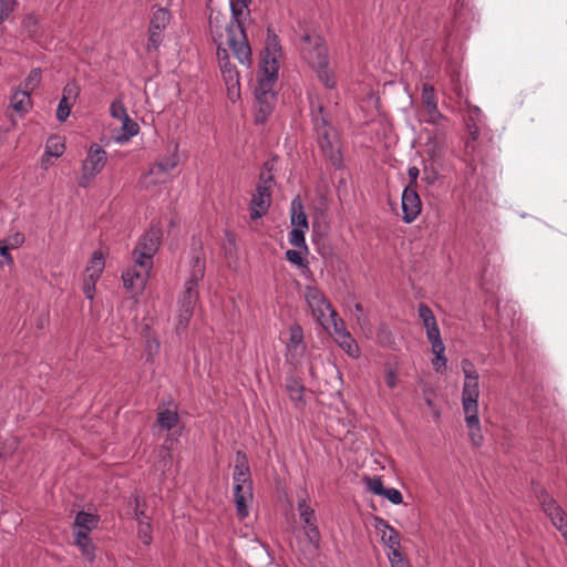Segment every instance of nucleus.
Segmentation results:
<instances>
[{
  "label": "nucleus",
  "instance_id": "obj_16",
  "mask_svg": "<svg viewBox=\"0 0 567 567\" xmlns=\"http://www.w3.org/2000/svg\"><path fill=\"white\" fill-rule=\"evenodd\" d=\"M280 50L281 47L279 38L275 33H270V30H268L266 47L264 49L260 63H265L267 61L268 64H274V66L279 65L277 58L280 55Z\"/></svg>",
  "mask_w": 567,
  "mask_h": 567
},
{
  "label": "nucleus",
  "instance_id": "obj_29",
  "mask_svg": "<svg viewBox=\"0 0 567 567\" xmlns=\"http://www.w3.org/2000/svg\"><path fill=\"white\" fill-rule=\"evenodd\" d=\"M421 99H422V104H423V107H424V112L430 110V109H433V107H436L437 106V101H436V96H435V90H434V86L430 83H423L422 84V95H421Z\"/></svg>",
  "mask_w": 567,
  "mask_h": 567
},
{
  "label": "nucleus",
  "instance_id": "obj_53",
  "mask_svg": "<svg viewBox=\"0 0 567 567\" xmlns=\"http://www.w3.org/2000/svg\"><path fill=\"white\" fill-rule=\"evenodd\" d=\"M97 174L96 173H93V171L89 169V165L87 164H83L82 166V174L81 176L78 178V185L80 187H87V185L90 184V182L96 176Z\"/></svg>",
  "mask_w": 567,
  "mask_h": 567
},
{
  "label": "nucleus",
  "instance_id": "obj_32",
  "mask_svg": "<svg viewBox=\"0 0 567 567\" xmlns=\"http://www.w3.org/2000/svg\"><path fill=\"white\" fill-rule=\"evenodd\" d=\"M389 532H390V534L388 536L385 533H383L381 540L390 549V553H393V550H400L401 549L400 533L394 527L390 528Z\"/></svg>",
  "mask_w": 567,
  "mask_h": 567
},
{
  "label": "nucleus",
  "instance_id": "obj_4",
  "mask_svg": "<svg viewBox=\"0 0 567 567\" xmlns=\"http://www.w3.org/2000/svg\"><path fill=\"white\" fill-rule=\"evenodd\" d=\"M227 43L233 50L234 55L241 64H251V49L247 40L244 23L227 24Z\"/></svg>",
  "mask_w": 567,
  "mask_h": 567
},
{
  "label": "nucleus",
  "instance_id": "obj_38",
  "mask_svg": "<svg viewBox=\"0 0 567 567\" xmlns=\"http://www.w3.org/2000/svg\"><path fill=\"white\" fill-rule=\"evenodd\" d=\"M480 396V385L478 381H464L463 391H462V400H478Z\"/></svg>",
  "mask_w": 567,
  "mask_h": 567
},
{
  "label": "nucleus",
  "instance_id": "obj_23",
  "mask_svg": "<svg viewBox=\"0 0 567 567\" xmlns=\"http://www.w3.org/2000/svg\"><path fill=\"white\" fill-rule=\"evenodd\" d=\"M100 522L99 515L86 513L84 511H80L74 519L75 526H78L80 529L89 533L92 529L97 527V524Z\"/></svg>",
  "mask_w": 567,
  "mask_h": 567
},
{
  "label": "nucleus",
  "instance_id": "obj_50",
  "mask_svg": "<svg viewBox=\"0 0 567 567\" xmlns=\"http://www.w3.org/2000/svg\"><path fill=\"white\" fill-rule=\"evenodd\" d=\"M74 103L61 99L56 109V120L59 122H65L70 115L71 109Z\"/></svg>",
  "mask_w": 567,
  "mask_h": 567
},
{
  "label": "nucleus",
  "instance_id": "obj_13",
  "mask_svg": "<svg viewBox=\"0 0 567 567\" xmlns=\"http://www.w3.org/2000/svg\"><path fill=\"white\" fill-rule=\"evenodd\" d=\"M151 268H143L142 271L135 268L128 269L122 275L124 287L133 293H141L146 285L148 270Z\"/></svg>",
  "mask_w": 567,
  "mask_h": 567
},
{
  "label": "nucleus",
  "instance_id": "obj_1",
  "mask_svg": "<svg viewBox=\"0 0 567 567\" xmlns=\"http://www.w3.org/2000/svg\"><path fill=\"white\" fill-rule=\"evenodd\" d=\"M311 105V123L313 131L317 134V142L324 156H327L331 164L340 169L342 167V155L337 147V132L331 123L329 111L321 104Z\"/></svg>",
  "mask_w": 567,
  "mask_h": 567
},
{
  "label": "nucleus",
  "instance_id": "obj_44",
  "mask_svg": "<svg viewBox=\"0 0 567 567\" xmlns=\"http://www.w3.org/2000/svg\"><path fill=\"white\" fill-rule=\"evenodd\" d=\"M80 94V86L76 82L71 81L65 84L62 92V99H65L69 102L75 103L78 96Z\"/></svg>",
  "mask_w": 567,
  "mask_h": 567
},
{
  "label": "nucleus",
  "instance_id": "obj_27",
  "mask_svg": "<svg viewBox=\"0 0 567 567\" xmlns=\"http://www.w3.org/2000/svg\"><path fill=\"white\" fill-rule=\"evenodd\" d=\"M546 515L550 518L553 525L558 529L567 528V515L565 511L556 503L554 506L546 508Z\"/></svg>",
  "mask_w": 567,
  "mask_h": 567
},
{
  "label": "nucleus",
  "instance_id": "obj_55",
  "mask_svg": "<svg viewBox=\"0 0 567 567\" xmlns=\"http://www.w3.org/2000/svg\"><path fill=\"white\" fill-rule=\"evenodd\" d=\"M332 320V326H333V336L336 338V340H339V339H343V334H350L347 329H346V326H344V322L342 319L334 317V318H331Z\"/></svg>",
  "mask_w": 567,
  "mask_h": 567
},
{
  "label": "nucleus",
  "instance_id": "obj_48",
  "mask_svg": "<svg viewBox=\"0 0 567 567\" xmlns=\"http://www.w3.org/2000/svg\"><path fill=\"white\" fill-rule=\"evenodd\" d=\"M391 567H411L410 561L401 550H393L388 554Z\"/></svg>",
  "mask_w": 567,
  "mask_h": 567
},
{
  "label": "nucleus",
  "instance_id": "obj_15",
  "mask_svg": "<svg viewBox=\"0 0 567 567\" xmlns=\"http://www.w3.org/2000/svg\"><path fill=\"white\" fill-rule=\"evenodd\" d=\"M290 221L293 228L309 229V223L305 213V207L301 197L297 195L290 205Z\"/></svg>",
  "mask_w": 567,
  "mask_h": 567
},
{
  "label": "nucleus",
  "instance_id": "obj_12",
  "mask_svg": "<svg viewBox=\"0 0 567 567\" xmlns=\"http://www.w3.org/2000/svg\"><path fill=\"white\" fill-rule=\"evenodd\" d=\"M257 114L255 122L256 123H265L269 115L272 113L275 104L277 102V93L276 92H254Z\"/></svg>",
  "mask_w": 567,
  "mask_h": 567
},
{
  "label": "nucleus",
  "instance_id": "obj_6",
  "mask_svg": "<svg viewBox=\"0 0 567 567\" xmlns=\"http://www.w3.org/2000/svg\"><path fill=\"white\" fill-rule=\"evenodd\" d=\"M172 14L167 8L153 12L148 27L147 51L157 50L163 42L164 31L171 23Z\"/></svg>",
  "mask_w": 567,
  "mask_h": 567
},
{
  "label": "nucleus",
  "instance_id": "obj_60",
  "mask_svg": "<svg viewBox=\"0 0 567 567\" xmlns=\"http://www.w3.org/2000/svg\"><path fill=\"white\" fill-rule=\"evenodd\" d=\"M435 358L432 360V364L434 367V370L437 373H443L446 370V358L444 353L442 354H434Z\"/></svg>",
  "mask_w": 567,
  "mask_h": 567
},
{
  "label": "nucleus",
  "instance_id": "obj_56",
  "mask_svg": "<svg viewBox=\"0 0 567 567\" xmlns=\"http://www.w3.org/2000/svg\"><path fill=\"white\" fill-rule=\"evenodd\" d=\"M381 496L385 497L394 505H399L403 502V496H402L401 492L393 487H391V488L384 487V491L381 494Z\"/></svg>",
  "mask_w": 567,
  "mask_h": 567
},
{
  "label": "nucleus",
  "instance_id": "obj_39",
  "mask_svg": "<svg viewBox=\"0 0 567 567\" xmlns=\"http://www.w3.org/2000/svg\"><path fill=\"white\" fill-rule=\"evenodd\" d=\"M340 347L351 357L359 355V347L350 334H343V339L337 340Z\"/></svg>",
  "mask_w": 567,
  "mask_h": 567
},
{
  "label": "nucleus",
  "instance_id": "obj_31",
  "mask_svg": "<svg viewBox=\"0 0 567 567\" xmlns=\"http://www.w3.org/2000/svg\"><path fill=\"white\" fill-rule=\"evenodd\" d=\"M425 115L424 121L435 127H446V124L450 122L449 118L440 112L437 106L425 111Z\"/></svg>",
  "mask_w": 567,
  "mask_h": 567
},
{
  "label": "nucleus",
  "instance_id": "obj_49",
  "mask_svg": "<svg viewBox=\"0 0 567 567\" xmlns=\"http://www.w3.org/2000/svg\"><path fill=\"white\" fill-rule=\"evenodd\" d=\"M364 481H365V485H367V488L375 494V495H380L383 493L384 491V486H383V482L381 480V477L379 476H373V477H364Z\"/></svg>",
  "mask_w": 567,
  "mask_h": 567
},
{
  "label": "nucleus",
  "instance_id": "obj_64",
  "mask_svg": "<svg viewBox=\"0 0 567 567\" xmlns=\"http://www.w3.org/2000/svg\"><path fill=\"white\" fill-rule=\"evenodd\" d=\"M10 248L3 240H0V256L4 258L8 265L13 262V258L9 252Z\"/></svg>",
  "mask_w": 567,
  "mask_h": 567
},
{
  "label": "nucleus",
  "instance_id": "obj_22",
  "mask_svg": "<svg viewBox=\"0 0 567 567\" xmlns=\"http://www.w3.org/2000/svg\"><path fill=\"white\" fill-rule=\"evenodd\" d=\"M205 276V258L200 256L193 257V266L189 279L186 281L185 286L193 287L197 289L198 282Z\"/></svg>",
  "mask_w": 567,
  "mask_h": 567
},
{
  "label": "nucleus",
  "instance_id": "obj_26",
  "mask_svg": "<svg viewBox=\"0 0 567 567\" xmlns=\"http://www.w3.org/2000/svg\"><path fill=\"white\" fill-rule=\"evenodd\" d=\"M532 492L538 503L540 504L543 511L546 508L554 506L557 502L548 494L546 488L538 482L532 481Z\"/></svg>",
  "mask_w": 567,
  "mask_h": 567
},
{
  "label": "nucleus",
  "instance_id": "obj_7",
  "mask_svg": "<svg viewBox=\"0 0 567 567\" xmlns=\"http://www.w3.org/2000/svg\"><path fill=\"white\" fill-rule=\"evenodd\" d=\"M105 267L103 252L96 250L92 254L83 276V292L90 300L94 298L95 284Z\"/></svg>",
  "mask_w": 567,
  "mask_h": 567
},
{
  "label": "nucleus",
  "instance_id": "obj_20",
  "mask_svg": "<svg viewBox=\"0 0 567 567\" xmlns=\"http://www.w3.org/2000/svg\"><path fill=\"white\" fill-rule=\"evenodd\" d=\"M286 391L289 395V398L297 403L305 404L303 400V393L306 391L305 385L302 384L301 380L296 377H288L286 379Z\"/></svg>",
  "mask_w": 567,
  "mask_h": 567
},
{
  "label": "nucleus",
  "instance_id": "obj_52",
  "mask_svg": "<svg viewBox=\"0 0 567 567\" xmlns=\"http://www.w3.org/2000/svg\"><path fill=\"white\" fill-rule=\"evenodd\" d=\"M17 0H0V24L9 18L14 10Z\"/></svg>",
  "mask_w": 567,
  "mask_h": 567
},
{
  "label": "nucleus",
  "instance_id": "obj_2",
  "mask_svg": "<svg viewBox=\"0 0 567 567\" xmlns=\"http://www.w3.org/2000/svg\"><path fill=\"white\" fill-rule=\"evenodd\" d=\"M162 230L157 227H151L140 239L133 254L135 264L141 268H152L153 256L161 245Z\"/></svg>",
  "mask_w": 567,
  "mask_h": 567
},
{
  "label": "nucleus",
  "instance_id": "obj_28",
  "mask_svg": "<svg viewBox=\"0 0 567 567\" xmlns=\"http://www.w3.org/2000/svg\"><path fill=\"white\" fill-rule=\"evenodd\" d=\"M122 121V131L123 133L116 137V141L120 143H125L131 140V137L135 136L140 132L138 124L133 121L128 115L125 116Z\"/></svg>",
  "mask_w": 567,
  "mask_h": 567
},
{
  "label": "nucleus",
  "instance_id": "obj_37",
  "mask_svg": "<svg viewBox=\"0 0 567 567\" xmlns=\"http://www.w3.org/2000/svg\"><path fill=\"white\" fill-rule=\"evenodd\" d=\"M41 73L40 68L32 69L22 84L23 90L31 93L35 87H38L41 82Z\"/></svg>",
  "mask_w": 567,
  "mask_h": 567
},
{
  "label": "nucleus",
  "instance_id": "obj_17",
  "mask_svg": "<svg viewBox=\"0 0 567 567\" xmlns=\"http://www.w3.org/2000/svg\"><path fill=\"white\" fill-rule=\"evenodd\" d=\"M446 127H435L434 130H425L427 134L426 146L429 147V153L433 157L437 151L444 146L446 141Z\"/></svg>",
  "mask_w": 567,
  "mask_h": 567
},
{
  "label": "nucleus",
  "instance_id": "obj_5",
  "mask_svg": "<svg viewBox=\"0 0 567 567\" xmlns=\"http://www.w3.org/2000/svg\"><path fill=\"white\" fill-rule=\"evenodd\" d=\"M198 299V289L185 286V289L178 299V317L176 324V332L178 334L184 332L188 328Z\"/></svg>",
  "mask_w": 567,
  "mask_h": 567
},
{
  "label": "nucleus",
  "instance_id": "obj_41",
  "mask_svg": "<svg viewBox=\"0 0 567 567\" xmlns=\"http://www.w3.org/2000/svg\"><path fill=\"white\" fill-rule=\"evenodd\" d=\"M64 152V144L59 141V137H50L47 142L45 154L59 157Z\"/></svg>",
  "mask_w": 567,
  "mask_h": 567
},
{
  "label": "nucleus",
  "instance_id": "obj_10",
  "mask_svg": "<svg viewBox=\"0 0 567 567\" xmlns=\"http://www.w3.org/2000/svg\"><path fill=\"white\" fill-rule=\"evenodd\" d=\"M422 203L416 189L405 187L402 194V219L406 224H411L420 215Z\"/></svg>",
  "mask_w": 567,
  "mask_h": 567
},
{
  "label": "nucleus",
  "instance_id": "obj_61",
  "mask_svg": "<svg viewBox=\"0 0 567 567\" xmlns=\"http://www.w3.org/2000/svg\"><path fill=\"white\" fill-rule=\"evenodd\" d=\"M227 86L228 97L235 102L240 96V84L239 81L236 83H225Z\"/></svg>",
  "mask_w": 567,
  "mask_h": 567
},
{
  "label": "nucleus",
  "instance_id": "obj_21",
  "mask_svg": "<svg viewBox=\"0 0 567 567\" xmlns=\"http://www.w3.org/2000/svg\"><path fill=\"white\" fill-rule=\"evenodd\" d=\"M311 65L318 70L327 69L329 64L328 50L326 45L317 43L312 51L309 52Z\"/></svg>",
  "mask_w": 567,
  "mask_h": 567
},
{
  "label": "nucleus",
  "instance_id": "obj_51",
  "mask_svg": "<svg viewBox=\"0 0 567 567\" xmlns=\"http://www.w3.org/2000/svg\"><path fill=\"white\" fill-rule=\"evenodd\" d=\"M110 114L112 117L117 118L120 121L128 115L125 105L121 100H114L111 103Z\"/></svg>",
  "mask_w": 567,
  "mask_h": 567
},
{
  "label": "nucleus",
  "instance_id": "obj_3",
  "mask_svg": "<svg viewBox=\"0 0 567 567\" xmlns=\"http://www.w3.org/2000/svg\"><path fill=\"white\" fill-rule=\"evenodd\" d=\"M234 478V501L236 504V513L240 519L249 515V505L252 503V480L250 473H237Z\"/></svg>",
  "mask_w": 567,
  "mask_h": 567
},
{
  "label": "nucleus",
  "instance_id": "obj_18",
  "mask_svg": "<svg viewBox=\"0 0 567 567\" xmlns=\"http://www.w3.org/2000/svg\"><path fill=\"white\" fill-rule=\"evenodd\" d=\"M74 543L80 547L82 555L89 560L93 561L95 558V546L89 536V533L79 529L74 535Z\"/></svg>",
  "mask_w": 567,
  "mask_h": 567
},
{
  "label": "nucleus",
  "instance_id": "obj_33",
  "mask_svg": "<svg viewBox=\"0 0 567 567\" xmlns=\"http://www.w3.org/2000/svg\"><path fill=\"white\" fill-rule=\"evenodd\" d=\"M298 509L300 512V519L305 526L317 524L315 511L306 504L305 499L299 502Z\"/></svg>",
  "mask_w": 567,
  "mask_h": 567
},
{
  "label": "nucleus",
  "instance_id": "obj_19",
  "mask_svg": "<svg viewBox=\"0 0 567 567\" xmlns=\"http://www.w3.org/2000/svg\"><path fill=\"white\" fill-rule=\"evenodd\" d=\"M157 410L158 412L156 423L159 427L169 431L177 425L179 416L176 410L162 408V405H158Z\"/></svg>",
  "mask_w": 567,
  "mask_h": 567
},
{
  "label": "nucleus",
  "instance_id": "obj_63",
  "mask_svg": "<svg viewBox=\"0 0 567 567\" xmlns=\"http://www.w3.org/2000/svg\"><path fill=\"white\" fill-rule=\"evenodd\" d=\"M419 317L422 321H426L429 319H432L433 311L426 303H420L417 308Z\"/></svg>",
  "mask_w": 567,
  "mask_h": 567
},
{
  "label": "nucleus",
  "instance_id": "obj_8",
  "mask_svg": "<svg viewBox=\"0 0 567 567\" xmlns=\"http://www.w3.org/2000/svg\"><path fill=\"white\" fill-rule=\"evenodd\" d=\"M305 298L313 317L322 326H324L322 319L326 317L327 312H329L331 318L337 317L336 310L317 287L307 286Z\"/></svg>",
  "mask_w": 567,
  "mask_h": 567
},
{
  "label": "nucleus",
  "instance_id": "obj_43",
  "mask_svg": "<svg viewBox=\"0 0 567 567\" xmlns=\"http://www.w3.org/2000/svg\"><path fill=\"white\" fill-rule=\"evenodd\" d=\"M237 473H240V474L250 473V467H249L247 455L243 451H237V453H236V463L234 466V474H237Z\"/></svg>",
  "mask_w": 567,
  "mask_h": 567
},
{
  "label": "nucleus",
  "instance_id": "obj_42",
  "mask_svg": "<svg viewBox=\"0 0 567 567\" xmlns=\"http://www.w3.org/2000/svg\"><path fill=\"white\" fill-rule=\"evenodd\" d=\"M22 28L28 32V34L30 37H37L40 32V29H39V21L37 19L35 16L33 14H28L23 20H22Z\"/></svg>",
  "mask_w": 567,
  "mask_h": 567
},
{
  "label": "nucleus",
  "instance_id": "obj_57",
  "mask_svg": "<svg viewBox=\"0 0 567 567\" xmlns=\"http://www.w3.org/2000/svg\"><path fill=\"white\" fill-rule=\"evenodd\" d=\"M468 435L473 446L480 447L483 444V434L481 432L480 424L473 427H468Z\"/></svg>",
  "mask_w": 567,
  "mask_h": 567
},
{
  "label": "nucleus",
  "instance_id": "obj_45",
  "mask_svg": "<svg viewBox=\"0 0 567 567\" xmlns=\"http://www.w3.org/2000/svg\"><path fill=\"white\" fill-rule=\"evenodd\" d=\"M461 365H462V370L464 372V381H470V382L478 381V379H480L478 373L471 360L463 359L461 361Z\"/></svg>",
  "mask_w": 567,
  "mask_h": 567
},
{
  "label": "nucleus",
  "instance_id": "obj_47",
  "mask_svg": "<svg viewBox=\"0 0 567 567\" xmlns=\"http://www.w3.org/2000/svg\"><path fill=\"white\" fill-rule=\"evenodd\" d=\"M305 529L309 543L313 546L316 550H318L320 548L321 535L317 524H313L312 526H305Z\"/></svg>",
  "mask_w": 567,
  "mask_h": 567
},
{
  "label": "nucleus",
  "instance_id": "obj_11",
  "mask_svg": "<svg viewBox=\"0 0 567 567\" xmlns=\"http://www.w3.org/2000/svg\"><path fill=\"white\" fill-rule=\"evenodd\" d=\"M279 65L260 63L259 72L257 74V85L254 92H276L275 85L278 80Z\"/></svg>",
  "mask_w": 567,
  "mask_h": 567
},
{
  "label": "nucleus",
  "instance_id": "obj_30",
  "mask_svg": "<svg viewBox=\"0 0 567 567\" xmlns=\"http://www.w3.org/2000/svg\"><path fill=\"white\" fill-rule=\"evenodd\" d=\"M251 0H230L231 18L228 24L243 23L240 17L244 13V9L248 8Z\"/></svg>",
  "mask_w": 567,
  "mask_h": 567
},
{
  "label": "nucleus",
  "instance_id": "obj_14",
  "mask_svg": "<svg viewBox=\"0 0 567 567\" xmlns=\"http://www.w3.org/2000/svg\"><path fill=\"white\" fill-rule=\"evenodd\" d=\"M106 161V152L102 148L101 145L93 143L89 148L87 157L83 164H87L89 169L99 174L104 168Z\"/></svg>",
  "mask_w": 567,
  "mask_h": 567
},
{
  "label": "nucleus",
  "instance_id": "obj_40",
  "mask_svg": "<svg viewBox=\"0 0 567 567\" xmlns=\"http://www.w3.org/2000/svg\"><path fill=\"white\" fill-rule=\"evenodd\" d=\"M178 159L176 156L172 158H167L166 161H161L155 164L153 168L150 169L148 174H157V173H168L173 168L176 167Z\"/></svg>",
  "mask_w": 567,
  "mask_h": 567
},
{
  "label": "nucleus",
  "instance_id": "obj_54",
  "mask_svg": "<svg viewBox=\"0 0 567 567\" xmlns=\"http://www.w3.org/2000/svg\"><path fill=\"white\" fill-rule=\"evenodd\" d=\"M286 258L291 264L298 267H307L308 262L302 258L301 252L295 249H288L286 251Z\"/></svg>",
  "mask_w": 567,
  "mask_h": 567
},
{
  "label": "nucleus",
  "instance_id": "obj_46",
  "mask_svg": "<svg viewBox=\"0 0 567 567\" xmlns=\"http://www.w3.org/2000/svg\"><path fill=\"white\" fill-rule=\"evenodd\" d=\"M289 347L297 349L303 340V331L300 324L295 323L289 329Z\"/></svg>",
  "mask_w": 567,
  "mask_h": 567
},
{
  "label": "nucleus",
  "instance_id": "obj_59",
  "mask_svg": "<svg viewBox=\"0 0 567 567\" xmlns=\"http://www.w3.org/2000/svg\"><path fill=\"white\" fill-rule=\"evenodd\" d=\"M151 524L148 522H141L138 527V535L145 545H148L152 540L151 537Z\"/></svg>",
  "mask_w": 567,
  "mask_h": 567
},
{
  "label": "nucleus",
  "instance_id": "obj_25",
  "mask_svg": "<svg viewBox=\"0 0 567 567\" xmlns=\"http://www.w3.org/2000/svg\"><path fill=\"white\" fill-rule=\"evenodd\" d=\"M11 106L18 113H27L31 106L30 92L17 90L11 96Z\"/></svg>",
  "mask_w": 567,
  "mask_h": 567
},
{
  "label": "nucleus",
  "instance_id": "obj_34",
  "mask_svg": "<svg viewBox=\"0 0 567 567\" xmlns=\"http://www.w3.org/2000/svg\"><path fill=\"white\" fill-rule=\"evenodd\" d=\"M274 165L269 162H266L262 165L260 175H259V183L257 186H266L271 189L272 184L275 183V176L272 174Z\"/></svg>",
  "mask_w": 567,
  "mask_h": 567
},
{
  "label": "nucleus",
  "instance_id": "obj_62",
  "mask_svg": "<svg viewBox=\"0 0 567 567\" xmlns=\"http://www.w3.org/2000/svg\"><path fill=\"white\" fill-rule=\"evenodd\" d=\"M408 175H409V178H410V183L408 184L406 187H412V189H416V187H417V177L420 175L419 168L416 166H411L408 169Z\"/></svg>",
  "mask_w": 567,
  "mask_h": 567
},
{
  "label": "nucleus",
  "instance_id": "obj_36",
  "mask_svg": "<svg viewBox=\"0 0 567 567\" xmlns=\"http://www.w3.org/2000/svg\"><path fill=\"white\" fill-rule=\"evenodd\" d=\"M305 233H306L305 229L292 228L289 233V243L299 249H303L305 251H308V247L306 245V239H305Z\"/></svg>",
  "mask_w": 567,
  "mask_h": 567
},
{
  "label": "nucleus",
  "instance_id": "obj_58",
  "mask_svg": "<svg viewBox=\"0 0 567 567\" xmlns=\"http://www.w3.org/2000/svg\"><path fill=\"white\" fill-rule=\"evenodd\" d=\"M24 234L18 231L4 238L3 241L11 248H18L24 243Z\"/></svg>",
  "mask_w": 567,
  "mask_h": 567
},
{
  "label": "nucleus",
  "instance_id": "obj_9",
  "mask_svg": "<svg viewBox=\"0 0 567 567\" xmlns=\"http://www.w3.org/2000/svg\"><path fill=\"white\" fill-rule=\"evenodd\" d=\"M271 194L272 190L266 186H257L255 193L252 194L249 212L250 218L256 220L264 215H266L271 205Z\"/></svg>",
  "mask_w": 567,
  "mask_h": 567
},
{
  "label": "nucleus",
  "instance_id": "obj_24",
  "mask_svg": "<svg viewBox=\"0 0 567 567\" xmlns=\"http://www.w3.org/2000/svg\"><path fill=\"white\" fill-rule=\"evenodd\" d=\"M477 401L478 400H462L467 427H473L480 423Z\"/></svg>",
  "mask_w": 567,
  "mask_h": 567
},
{
  "label": "nucleus",
  "instance_id": "obj_35",
  "mask_svg": "<svg viewBox=\"0 0 567 567\" xmlns=\"http://www.w3.org/2000/svg\"><path fill=\"white\" fill-rule=\"evenodd\" d=\"M219 66L225 83H236V81H239V73L230 61L223 62Z\"/></svg>",
  "mask_w": 567,
  "mask_h": 567
}]
</instances>
